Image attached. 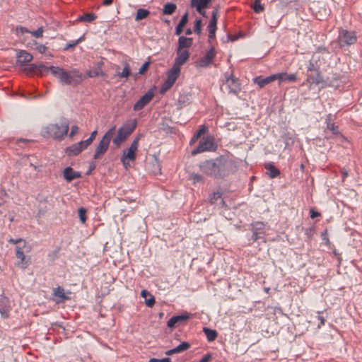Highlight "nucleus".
Returning <instances> with one entry per match:
<instances>
[{"instance_id": "obj_1", "label": "nucleus", "mask_w": 362, "mask_h": 362, "mask_svg": "<svg viewBox=\"0 0 362 362\" xmlns=\"http://www.w3.org/2000/svg\"><path fill=\"white\" fill-rule=\"evenodd\" d=\"M200 170L206 175L214 177H223L235 170L232 160L223 156L206 160L199 164Z\"/></svg>"}, {"instance_id": "obj_2", "label": "nucleus", "mask_w": 362, "mask_h": 362, "mask_svg": "<svg viewBox=\"0 0 362 362\" xmlns=\"http://www.w3.org/2000/svg\"><path fill=\"white\" fill-rule=\"evenodd\" d=\"M69 124L66 119L62 118L58 123L49 124L42 129V134L45 137L53 138L62 141L67 135Z\"/></svg>"}, {"instance_id": "obj_3", "label": "nucleus", "mask_w": 362, "mask_h": 362, "mask_svg": "<svg viewBox=\"0 0 362 362\" xmlns=\"http://www.w3.org/2000/svg\"><path fill=\"white\" fill-rule=\"evenodd\" d=\"M50 71L63 84L77 85L82 81V74L76 69L67 71L61 67L51 66Z\"/></svg>"}, {"instance_id": "obj_4", "label": "nucleus", "mask_w": 362, "mask_h": 362, "mask_svg": "<svg viewBox=\"0 0 362 362\" xmlns=\"http://www.w3.org/2000/svg\"><path fill=\"white\" fill-rule=\"evenodd\" d=\"M137 125L136 119H130L124 122L121 127L119 128L117 134L115 138L112 139V142L115 146L118 147L122 143L132 134Z\"/></svg>"}, {"instance_id": "obj_5", "label": "nucleus", "mask_w": 362, "mask_h": 362, "mask_svg": "<svg viewBox=\"0 0 362 362\" xmlns=\"http://www.w3.org/2000/svg\"><path fill=\"white\" fill-rule=\"evenodd\" d=\"M116 126L111 127L103 136L99 144L96 147L93 158L98 160L107 151L110 141L115 133Z\"/></svg>"}, {"instance_id": "obj_6", "label": "nucleus", "mask_w": 362, "mask_h": 362, "mask_svg": "<svg viewBox=\"0 0 362 362\" xmlns=\"http://www.w3.org/2000/svg\"><path fill=\"white\" fill-rule=\"evenodd\" d=\"M140 137V136H136L131 144L129 148L122 153L121 162L126 169L130 167L129 161H134L136 158Z\"/></svg>"}, {"instance_id": "obj_7", "label": "nucleus", "mask_w": 362, "mask_h": 362, "mask_svg": "<svg viewBox=\"0 0 362 362\" xmlns=\"http://www.w3.org/2000/svg\"><path fill=\"white\" fill-rule=\"evenodd\" d=\"M16 256L19 259L17 265L18 267L25 269L28 267L30 262V258L25 256V253H29L31 251V247L27 243H24L23 245H17L16 247Z\"/></svg>"}, {"instance_id": "obj_8", "label": "nucleus", "mask_w": 362, "mask_h": 362, "mask_svg": "<svg viewBox=\"0 0 362 362\" xmlns=\"http://www.w3.org/2000/svg\"><path fill=\"white\" fill-rule=\"evenodd\" d=\"M216 148L214 138L212 136H207L200 140L198 146L192 151V155L195 156L206 151H215Z\"/></svg>"}, {"instance_id": "obj_9", "label": "nucleus", "mask_w": 362, "mask_h": 362, "mask_svg": "<svg viewBox=\"0 0 362 362\" xmlns=\"http://www.w3.org/2000/svg\"><path fill=\"white\" fill-rule=\"evenodd\" d=\"M180 70L181 68L173 64V67L168 72L166 81L163 83L160 88V93H165L174 85L180 74Z\"/></svg>"}, {"instance_id": "obj_10", "label": "nucleus", "mask_w": 362, "mask_h": 362, "mask_svg": "<svg viewBox=\"0 0 362 362\" xmlns=\"http://www.w3.org/2000/svg\"><path fill=\"white\" fill-rule=\"evenodd\" d=\"M225 82L223 86L226 89L228 94H233L238 95L240 91V84L238 78H235L233 75H225Z\"/></svg>"}, {"instance_id": "obj_11", "label": "nucleus", "mask_w": 362, "mask_h": 362, "mask_svg": "<svg viewBox=\"0 0 362 362\" xmlns=\"http://www.w3.org/2000/svg\"><path fill=\"white\" fill-rule=\"evenodd\" d=\"M339 45L341 47L349 46L356 42L357 37L354 32L341 30L338 35Z\"/></svg>"}, {"instance_id": "obj_12", "label": "nucleus", "mask_w": 362, "mask_h": 362, "mask_svg": "<svg viewBox=\"0 0 362 362\" xmlns=\"http://www.w3.org/2000/svg\"><path fill=\"white\" fill-rule=\"evenodd\" d=\"M216 51L214 47H211L206 54L196 62L197 68H206L211 66L216 57Z\"/></svg>"}, {"instance_id": "obj_13", "label": "nucleus", "mask_w": 362, "mask_h": 362, "mask_svg": "<svg viewBox=\"0 0 362 362\" xmlns=\"http://www.w3.org/2000/svg\"><path fill=\"white\" fill-rule=\"evenodd\" d=\"M176 58L175 59L174 65L181 68L189 58L190 53L188 49H177Z\"/></svg>"}, {"instance_id": "obj_14", "label": "nucleus", "mask_w": 362, "mask_h": 362, "mask_svg": "<svg viewBox=\"0 0 362 362\" xmlns=\"http://www.w3.org/2000/svg\"><path fill=\"white\" fill-rule=\"evenodd\" d=\"M88 145L84 141L76 143L66 149V153L69 156L78 155L82 151L86 149Z\"/></svg>"}, {"instance_id": "obj_15", "label": "nucleus", "mask_w": 362, "mask_h": 362, "mask_svg": "<svg viewBox=\"0 0 362 362\" xmlns=\"http://www.w3.org/2000/svg\"><path fill=\"white\" fill-rule=\"evenodd\" d=\"M70 291L66 293L62 287L59 286L54 289L53 299L57 303H64L65 300L70 299Z\"/></svg>"}, {"instance_id": "obj_16", "label": "nucleus", "mask_w": 362, "mask_h": 362, "mask_svg": "<svg viewBox=\"0 0 362 362\" xmlns=\"http://www.w3.org/2000/svg\"><path fill=\"white\" fill-rule=\"evenodd\" d=\"M153 97V93L151 90L143 95L134 105V110L139 111L142 110L147 104H148Z\"/></svg>"}, {"instance_id": "obj_17", "label": "nucleus", "mask_w": 362, "mask_h": 362, "mask_svg": "<svg viewBox=\"0 0 362 362\" xmlns=\"http://www.w3.org/2000/svg\"><path fill=\"white\" fill-rule=\"evenodd\" d=\"M211 1L212 0H191V6L192 7L196 8L197 11L205 17V8H208Z\"/></svg>"}, {"instance_id": "obj_18", "label": "nucleus", "mask_w": 362, "mask_h": 362, "mask_svg": "<svg viewBox=\"0 0 362 362\" xmlns=\"http://www.w3.org/2000/svg\"><path fill=\"white\" fill-rule=\"evenodd\" d=\"M279 76L277 75L272 74L266 78H262V76H257L253 78V82L255 84H257L260 88H264L267 84L277 80Z\"/></svg>"}, {"instance_id": "obj_19", "label": "nucleus", "mask_w": 362, "mask_h": 362, "mask_svg": "<svg viewBox=\"0 0 362 362\" xmlns=\"http://www.w3.org/2000/svg\"><path fill=\"white\" fill-rule=\"evenodd\" d=\"M17 63L21 66L25 65V64L32 61L33 57L31 54L28 53L25 50H21L18 52L16 54Z\"/></svg>"}, {"instance_id": "obj_20", "label": "nucleus", "mask_w": 362, "mask_h": 362, "mask_svg": "<svg viewBox=\"0 0 362 362\" xmlns=\"http://www.w3.org/2000/svg\"><path fill=\"white\" fill-rule=\"evenodd\" d=\"M279 78V84L280 85L283 81L295 82L297 80V76L295 74H287L286 72H281L275 74Z\"/></svg>"}, {"instance_id": "obj_21", "label": "nucleus", "mask_w": 362, "mask_h": 362, "mask_svg": "<svg viewBox=\"0 0 362 362\" xmlns=\"http://www.w3.org/2000/svg\"><path fill=\"white\" fill-rule=\"evenodd\" d=\"M64 177L68 182H71L74 179L80 178L81 175L79 172L74 171L71 167H67L64 170Z\"/></svg>"}, {"instance_id": "obj_22", "label": "nucleus", "mask_w": 362, "mask_h": 362, "mask_svg": "<svg viewBox=\"0 0 362 362\" xmlns=\"http://www.w3.org/2000/svg\"><path fill=\"white\" fill-rule=\"evenodd\" d=\"M193 40L190 37H180L178 40V47L177 49H188L192 45Z\"/></svg>"}, {"instance_id": "obj_23", "label": "nucleus", "mask_w": 362, "mask_h": 362, "mask_svg": "<svg viewBox=\"0 0 362 362\" xmlns=\"http://www.w3.org/2000/svg\"><path fill=\"white\" fill-rule=\"evenodd\" d=\"M322 78L317 71L315 72L313 74H310L307 77V82L310 85L316 84L318 85L322 83Z\"/></svg>"}, {"instance_id": "obj_24", "label": "nucleus", "mask_w": 362, "mask_h": 362, "mask_svg": "<svg viewBox=\"0 0 362 362\" xmlns=\"http://www.w3.org/2000/svg\"><path fill=\"white\" fill-rule=\"evenodd\" d=\"M103 63L99 62L97 64V66L94 67L93 69L90 70L88 73V75L90 78L99 76H103L104 73L102 70V66Z\"/></svg>"}, {"instance_id": "obj_25", "label": "nucleus", "mask_w": 362, "mask_h": 362, "mask_svg": "<svg viewBox=\"0 0 362 362\" xmlns=\"http://www.w3.org/2000/svg\"><path fill=\"white\" fill-rule=\"evenodd\" d=\"M268 175L271 178H275L280 175V171L273 164L268 163L265 165Z\"/></svg>"}, {"instance_id": "obj_26", "label": "nucleus", "mask_w": 362, "mask_h": 362, "mask_svg": "<svg viewBox=\"0 0 362 362\" xmlns=\"http://www.w3.org/2000/svg\"><path fill=\"white\" fill-rule=\"evenodd\" d=\"M141 295L143 298H145V303L148 307H151L154 305V297L151 295L146 290H143L141 293Z\"/></svg>"}, {"instance_id": "obj_27", "label": "nucleus", "mask_w": 362, "mask_h": 362, "mask_svg": "<svg viewBox=\"0 0 362 362\" xmlns=\"http://www.w3.org/2000/svg\"><path fill=\"white\" fill-rule=\"evenodd\" d=\"M188 21V16L187 13H185L180 21L178 25H177L175 28V33L176 35H180L182 32L184 26L187 24Z\"/></svg>"}, {"instance_id": "obj_28", "label": "nucleus", "mask_w": 362, "mask_h": 362, "mask_svg": "<svg viewBox=\"0 0 362 362\" xmlns=\"http://www.w3.org/2000/svg\"><path fill=\"white\" fill-rule=\"evenodd\" d=\"M203 332L206 334L207 340L209 341H213L217 337V332L214 329H211L208 327H204Z\"/></svg>"}, {"instance_id": "obj_29", "label": "nucleus", "mask_w": 362, "mask_h": 362, "mask_svg": "<svg viewBox=\"0 0 362 362\" xmlns=\"http://www.w3.org/2000/svg\"><path fill=\"white\" fill-rule=\"evenodd\" d=\"M97 18V16L94 13H87L83 15L79 16L78 18V21L86 22V23H91L94 21Z\"/></svg>"}, {"instance_id": "obj_30", "label": "nucleus", "mask_w": 362, "mask_h": 362, "mask_svg": "<svg viewBox=\"0 0 362 362\" xmlns=\"http://www.w3.org/2000/svg\"><path fill=\"white\" fill-rule=\"evenodd\" d=\"M177 8V6L173 3H167L164 5L163 13L165 15H171L173 14Z\"/></svg>"}, {"instance_id": "obj_31", "label": "nucleus", "mask_w": 362, "mask_h": 362, "mask_svg": "<svg viewBox=\"0 0 362 362\" xmlns=\"http://www.w3.org/2000/svg\"><path fill=\"white\" fill-rule=\"evenodd\" d=\"M149 13H150V12L148 10L144 9V8H139L137 10L135 20L136 21H139L140 20L144 19L146 17H148Z\"/></svg>"}, {"instance_id": "obj_32", "label": "nucleus", "mask_w": 362, "mask_h": 362, "mask_svg": "<svg viewBox=\"0 0 362 362\" xmlns=\"http://www.w3.org/2000/svg\"><path fill=\"white\" fill-rule=\"evenodd\" d=\"M124 69L122 72H117V76L119 78H127L130 75V68L129 64L127 62L124 63Z\"/></svg>"}, {"instance_id": "obj_33", "label": "nucleus", "mask_w": 362, "mask_h": 362, "mask_svg": "<svg viewBox=\"0 0 362 362\" xmlns=\"http://www.w3.org/2000/svg\"><path fill=\"white\" fill-rule=\"evenodd\" d=\"M190 347V344L187 342V341H183L182 342L180 345H178L177 346H176L175 349L176 353H181V352H183L186 350H187L188 349H189Z\"/></svg>"}, {"instance_id": "obj_34", "label": "nucleus", "mask_w": 362, "mask_h": 362, "mask_svg": "<svg viewBox=\"0 0 362 362\" xmlns=\"http://www.w3.org/2000/svg\"><path fill=\"white\" fill-rule=\"evenodd\" d=\"M218 8L217 7H216V8H214V9L212 11L211 18V20H210L209 24L216 25L217 21H218Z\"/></svg>"}, {"instance_id": "obj_35", "label": "nucleus", "mask_w": 362, "mask_h": 362, "mask_svg": "<svg viewBox=\"0 0 362 362\" xmlns=\"http://www.w3.org/2000/svg\"><path fill=\"white\" fill-rule=\"evenodd\" d=\"M39 65L35 64H30L25 69V71L27 73H32L38 75Z\"/></svg>"}, {"instance_id": "obj_36", "label": "nucleus", "mask_w": 362, "mask_h": 362, "mask_svg": "<svg viewBox=\"0 0 362 362\" xmlns=\"http://www.w3.org/2000/svg\"><path fill=\"white\" fill-rule=\"evenodd\" d=\"M253 10L255 13H261L264 11V6L261 4V0H255V3L253 5Z\"/></svg>"}, {"instance_id": "obj_37", "label": "nucleus", "mask_w": 362, "mask_h": 362, "mask_svg": "<svg viewBox=\"0 0 362 362\" xmlns=\"http://www.w3.org/2000/svg\"><path fill=\"white\" fill-rule=\"evenodd\" d=\"M217 26L214 25H208L209 38V40L215 38Z\"/></svg>"}, {"instance_id": "obj_38", "label": "nucleus", "mask_w": 362, "mask_h": 362, "mask_svg": "<svg viewBox=\"0 0 362 362\" xmlns=\"http://www.w3.org/2000/svg\"><path fill=\"white\" fill-rule=\"evenodd\" d=\"M327 127L334 134H339L338 126H336L334 123L331 122L330 121H327Z\"/></svg>"}, {"instance_id": "obj_39", "label": "nucleus", "mask_w": 362, "mask_h": 362, "mask_svg": "<svg viewBox=\"0 0 362 362\" xmlns=\"http://www.w3.org/2000/svg\"><path fill=\"white\" fill-rule=\"evenodd\" d=\"M50 71V66L47 67L44 64H39L38 75L40 76L47 75Z\"/></svg>"}, {"instance_id": "obj_40", "label": "nucleus", "mask_w": 362, "mask_h": 362, "mask_svg": "<svg viewBox=\"0 0 362 362\" xmlns=\"http://www.w3.org/2000/svg\"><path fill=\"white\" fill-rule=\"evenodd\" d=\"M78 216H79V218H80V221L82 223H85L86 221V209L81 207V208H79L78 210Z\"/></svg>"}, {"instance_id": "obj_41", "label": "nucleus", "mask_w": 362, "mask_h": 362, "mask_svg": "<svg viewBox=\"0 0 362 362\" xmlns=\"http://www.w3.org/2000/svg\"><path fill=\"white\" fill-rule=\"evenodd\" d=\"M189 180H192L194 183L204 182L203 177L197 173H192L189 176Z\"/></svg>"}, {"instance_id": "obj_42", "label": "nucleus", "mask_w": 362, "mask_h": 362, "mask_svg": "<svg viewBox=\"0 0 362 362\" xmlns=\"http://www.w3.org/2000/svg\"><path fill=\"white\" fill-rule=\"evenodd\" d=\"M44 29L42 27H40L37 30L30 31L33 36L37 38L42 37L43 35Z\"/></svg>"}, {"instance_id": "obj_43", "label": "nucleus", "mask_w": 362, "mask_h": 362, "mask_svg": "<svg viewBox=\"0 0 362 362\" xmlns=\"http://www.w3.org/2000/svg\"><path fill=\"white\" fill-rule=\"evenodd\" d=\"M209 131V129L205 125H202L199 127L198 131L196 132L197 137H200L202 135L206 134Z\"/></svg>"}, {"instance_id": "obj_44", "label": "nucleus", "mask_w": 362, "mask_h": 362, "mask_svg": "<svg viewBox=\"0 0 362 362\" xmlns=\"http://www.w3.org/2000/svg\"><path fill=\"white\" fill-rule=\"evenodd\" d=\"M194 33L199 34L202 31V20L201 19H197L195 21V25L194 27Z\"/></svg>"}, {"instance_id": "obj_45", "label": "nucleus", "mask_w": 362, "mask_h": 362, "mask_svg": "<svg viewBox=\"0 0 362 362\" xmlns=\"http://www.w3.org/2000/svg\"><path fill=\"white\" fill-rule=\"evenodd\" d=\"M97 135V131H93L90 137L88 139H87L86 140H85V143L88 145V146H89L92 142L93 141V140L95 139V136Z\"/></svg>"}, {"instance_id": "obj_46", "label": "nucleus", "mask_w": 362, "mask_h": 362, "mask_svg": "<svg viewBox=\"0 0 362 362\" xmlns=\"http://www.w3.org/2000/svg\"><path fill=\"white\" fill-rule=\"evenodd\" d=\"M35 45H36V49L41 54L45 53L47 49V47L44 45L37 44L36 42H35Z\"/></svg>"}, {"instance_id": "obj_47", "label": "nucleus", "mask_w": 362, "mask_h": 362, "mask_svg": "<svg viewBox=\"0 0 362 362\" xmlns=\"http://www.w3.org/2000/svg\"><path fill=\"white\" fill-rule=\"evenodd\" d=\"M8 242L10 243L16 244L17 245H23V243H26V241L25 240H23L21 238H19V239L10 238L8 240Z\"/></svg>"}, {"instance_id": "obj_48", "label": "nucleus", "mask_w": 362, "mask_h": 362, "mask_svg": "<svg viewBox=\"0 0 362 362\" xmlns=\"http://www.w3.org/2000/svg\"><path fill=\"white\" fill-rule=\"evenodd\" d=\"M184 318H170L168 322V327L170 328H173L175 325L180 320H183Z\"/></svg>"}, {"instance_id": "obj_49", "label": "nucleus", "mask_w": 362, "mask_h": 362, "mask_svg": "<svg viewBox=\"0 0 362 362\" xmlns=\"http://www.w3.org/2000/svg\"><path fill=\"white\" fill-rule=\"evenodd\" d=\"M148 362H171V359L170 358H164L162 359L151 358H150Z\"/></svg>"}, {"instance_id": "obj_50", "label": "nucleus", "mask_w": 362, "mask_h": 362, "mask_svg": "<svg viewBox=\"0 0 362 362\" xmlns=\"http://www.w3.org/2000/svg\"><path fill=\"white\" fill-rule=\"evenodd\" d=\"M149 66V62H145L139 69V74H143L148 69Z\"/></svg>"}, {"instance_id": "obj_51", "label": "nucleus", "mask_w": 362, "mask_h": 362, "mask_svg": "<svg viewBox=\"0 0 362 362\" xmlns=\"http://www.w3.org/2000/svg\"><path fill=\"white\" fill-rule=\"evenodd\" d=\"M78 132V127L76 125L72 126L71 129V132L69 134V137H73Z\"/></svg>"}, {"instance_id": "obj_52", "label": "nucleus", "mask_w": 362, "mask_h": 362, "mask_svg": "<svg viewBox=\"0 0 362 362\" xmlns=\"http://www.w3.org/2000/svg\"><path fill=\"white\" fill-rule=\"evenodd\" d=\"M16 30L17 32H19L21 34H23L25 33H30V31L28 29L22 26L17 27Z\"/></svg>"}, {"instance_id": "obj_53", "label": "nucleus", "mask_w": 362, "mask_h": 362, "mask_svg": "<svg viewBox=\"0 0 362 362\" xmlns=\"http://www.w3.org/2000/svg\"><path fill=\"white\" fill-rule=\"evenodd\" d=\"M310 214L311 218H315L320 216V214L319 212L315 211L313 209H310Z\"/></svg>"}, {"instance_id": "obj_54", "label": "nucleus", "mask_w": 362, "mask_h": 362, "mask_svg": "<svg viewBox=\"0 0 362 362\" xmlns=\"http://www.w3.org/2000/svg\"><path fill=\"white\" fill-rule=\"evenodd\" d=\"M221 194L220 192H214L211 198V202L213 204L214 200H216L219 198H221Z\"/></svg>"}, {"instance_id": "obj_55", "label": "nucleus", "mask_w": 362, "mask_h": 362, "mask_svg": "<svg viewBox=\"0 0 362 362\" xmlns=\"http://www.w3.org/2000/svg\"><path fill=\"white\" fill-rule=\"evenodd\" d=\"M211 358V354H206L199 362H209Z\"/></svg>"}, {"instance_id": "obj_56", "label": "nucleus", "mask_w": 362, "mask_h": 362, "mask_svg": "<svg viewBox=\"0 0 362 362\" xmlns=\"http://www.w3.org/2000/svg\"><path fill=\"white\" fill-rule=\"evenodd\" d=\"M308 71L316 72L315 67L313 63H310L308 66Z\"/></svg>"}, {"instance_id": "obj_57", "label": "nucleus", "mask_w": 362, "mask_h": 362, "mask_svg": "<svg viewBox=\"0 0 362 362\" xmlns=\"http://www.w3.org/2000/svg\"><path fill=\"white\" fill-rule=\"evenodd\" d=\"M113 2V0H104L103 4L105 6H108L111 5Z\"/></svg>"}, {"instance_id": "obj_58", "label": "nucleus", "mask_w": 362, "mask_h": 362, "mask_svg": "<svg viewBox=\"0 0 362 362\" xmlns=\"http://www.w3.org/2000/svg\"><path fill=\"white\" fill-rule=\"evenodd\" d=\"M175 354H177L175 349H170L165 352V354L168 356H170Z\"/></svg>"}, {"instance_id": "obj_59", "label": "nucleus", "mask_w": 362, "mask_h": 362, "mask_svg": "<svg viewBox=\"0 0 362 362\" xmlns=\"http://www.w3.org/2000/svg\"><path fill=\"white\" fill-rule=\"evenodd\" d=\"M199 137H197V134L195 133L193 137L192 138L190 141V144H194Z\"/></svg>"}, {"instance_id": "obj_60", "label": "nucleus", "mask_w": 362, "mask_h": 362, "mask_svg": "<svg viewBox=\"0 0 362 362\" xmlns=\"http://www.w3.org/2000/svg\"><path fill=\"white\" fill-rule=\"evenodd\" d=\"M79 42H80V40H77L75 43H74L73 45H70V47H72V46H74V45H77Z\"/></svg>"}, {"instance_id": "obj_61", "label": "nucleus", "mask_w": 362, "mask_h": 362, "mask_svg": "<svg viewBox=\"0 0 362 362\" xmlns=\"http://www.w3.org/2000/svg\"><path fill=\"white\" fill-rule=\"evenodd\" d=\"M319 319H320V321H321V324H322V325H323V324H324V321H325V318L321 317V318H319Z\"/></svg>"}, {"instance_id": "obj_62", "label": "nucleus", "mask_w": 362, "mask_h": 362, "mask_svg": "<svg viewBox=\"0 0 362 362\" xmlns=\"http://www.w3.org/2000/svg\"><path fill=\"white\" fill-rule=\"evenodd\" d=\"M270 288H264V291H266V293H269Z\"/></svg>"}, {"instance_id": "obj_63", "label": "nucleus", "mask_w": 362, "mask_h": 362, "mask_svg": "<svg viewBox=\"0 0 362 362\" xmlns=\"http://www.w3.org/2000/svg\"><path fill=\"white\" fill-rule=\"evenodd\" d=\"M186 34H187V35L191 34V30H187V33H186Z\"/></svg>"}, {"instance_id": "obj_64", "label": "nucleus", "mask_w": 362, "mask_h": 362, "mask_svg": "<svg viewBox=\"0 0 362 362\" xmlns=\"http://www.w3.org/2000/svg\"><path fill=\"white\" fill-rule=\"evenodd\" d=\"M347 175H348V173H344V177H346Z\"/></svg>"}]
</instances>
